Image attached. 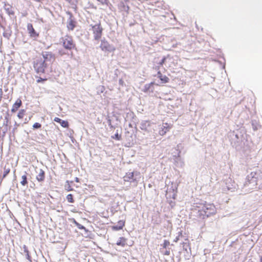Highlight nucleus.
Instances as JSON below:
<instances>
[{"label": "nucleus", "mask_w": 262, "mask_h": 262, "mask_svg": "<svg viewBox=\"0 0 262 262\" xmlns=\"http://www.w3.org/2000/svg\"><path fill=\"white\" fill-rule=\"evenodd\" d=\"M98 2H100L102 5H108L109 2L108 0H97Z\"/></svg>", "instance_id": "nucleus-26"}, {"label": "nucleus", "mask_w": 262, "mask_h": 262, "mask_svg": "<svg viewBox=\"0 0 262 262\" xmlns=\"http://www.w3.org/2000/svg\"><path fill=\"white\" fill-rule=\"evenodd\" d=\"M260 262H262V256L260 258Z\"/></svg>", "instance_id": "nucleus-33"}, {"label": "nucleus", "mask_w": 262, "mask_h": 262, "mask_svg": "<svg viewBox=\"0 0 262 262\" xmlns=\"http://www.w3.org/2000/svg\"><path fill=\"white\" fill-rule=\"evenodd\" d=\"M125 221L120 220L118 222V225L116 226H113L112 229L115 231L120 230L123 229L125 226Z\"/></svg>", "instance_id": "nucleus-10"}, {"label": "nucleus", "mask_w": 262, "mask_h": 262, "mask_svg": "<svg viewBox=\"0 0 262 262\" xmlns=\"http://www.w3.org/2000/svg\"><path fill=\"white\" fill-rule=\"evenodd\" d=\"M45 179V172L42 169H40L38 174L36 176V180L38 182H43Z\"/></svg>", "instance_id": "nucleus-11"}, {"label": "nucleus", "mask_w": 262, "mask_h": 262, "mask_svg": "<svg viewBox=\"0 0 262 262\" xmlns=\"http://www.w3.org/2000/svg\"><path fill=\"white\" fill-rule=\"evenodd\" d=\"M4 173L3 175L1 178V180L2 181L4 178H6V177L10 173V168L9 167H7L6 166H5L4 167Z\"/></svg>", "instance_id": "nucleus-17"}, {"label": "nucleus", "mask_w": 262, "mask_h": 262, "mask_svg": "<svg viewBox=\"0 0 262 262\" xmlns=\"http://www.w3.org/2000/svg\"><path fill=\"white\" fill-rule=\"evenodd\" d=\"M166 57H164L158 63V66L154 67L153 68L157 71H160V67L162 66L163 64L165 63L166 60Z\"/></svg>", "instance_id": "nucleus-16"}, {"label": "nucleus", "mask_w": 262, "mask_h": 262, "mask_svg": "<svg viewBox=\"0 0 262 262\" xmlns=\"http://www.w3.org/2000/svg\"><path fill=\"white\" fill-rule=\"evenodd\" d=\"M112 138L116 139L117 140H120L121 139V136L119 135L118 133H116L115 134L114 136L112 137Z\"/></svg>", "instance_id": "nucleus-25"}, {"label": "nucleus", "mask_w": 262, "mask_h": 262, "mask_svg": "<svg viewBox=\"0 0 262 262\" xmlns=\"http://www.w3.org/2000/svg\"><path fill=\"white\" fill-rule=\"evenodd\" d=\"M157 76L161 80V82L162 83H168L169 81V78L166 75H162L160 71H158Z\"/></svg>", "instance_id": "nucleus-9"}, {"label": "nucleus", "mask_w": 262, "mask_h": 262, "mask_svg": "<svg viewBox=\"0 0 262 262\" xmlns=\"http://www.w3.org/2000/svg\"><path fill=\"white\" fill-rule=\"evenodd\" d=\"M41 124L39 123L36 122L33 125V128L34 129H38L41 128Z\"/></svg>", "instance_id": "nucleus-24"}, {"label": "nucleus", "mask_w": 262, "mask_h": 262, "mask_svg": "<svg viewBox=\"0 0 262 262\" xmlns=\"http://www.w3.org/2000/svg\"><path fill=\"white\" fill-rule=\"evenodd\" d=\"M164 255H170V251L166 250L165 252L163 253Z\"/></svg>", "instance_id": "nucleus-29"}, {"label": "nucleus", "mask_w": 262, "mask_h": 262, "mask_svg": "<svg viewBox=\"0 0 262 262\" xmlns=\"http://www.w3.org/2000/svg\"><path fill=\"white\" fill-rule=\"evenodd\" d=\"M134 177V173L133 172H127L126 173L125 176H124V181L129 182L131 180L133 179Z\"/></svg>", "instance_id": "nucleus-14"}, {"label": "nucleus", "mask_w": 262, "mask_h": 262, "mask_svg": "<svg viewBox=\"0 0 262 262\" xmlns=\"http://www.w3.org/2000/svg\"><path fill=\"white\" fill-rule=\"evenodd\" d=\"M75 27V22L71 18L68 23L67 28L69 30H73Z\"/></svg>", "instance_id": "nucleus-15"}, {"label": "nucleus", "mask_w": 262, "mask_h": 262, "mask_svg": "<svg viewBox=\"0 0 262 262\" xmlns=\"http://www.w3.org/2000/svg\"><path fill=\"white\" fill-rule=\"evenodd\" d=\"M20 184L23 186H26L28 184L27 178L26 174L23 175L21 177V181H20Z\"/></svg>", "instance_id": "nucleus-18"}, {"label": "nucleus", "mask_w": 262, "mask_h": 262, "mask_svg": "<svg viewBox=\"0 0 262 262\" xmlns=\"http://www.w3.org/2000/svg\"><path fill=\"white\" fill-rule=\"evenodd\" d=\"M172 196H170L172 199L175 200L177 195V187H175L172 189Z\"/></svg>", "instance_id": "nucleus-21"}, {"label": "nucleus", "mask_w": 262, "mask_h": 262, "mask_svg": "<svg viewBox=\"0 0 262 262\" xmlns=\"http://www.w3.org/2000/svg\"><path fill=\"white\" fill-rule=\"evenodd\" d=\"M27 30L30 37L36 39L39 36V33H37L33 28V25L31 24L27 25Z\"/></svg>", "instance_id": "nucleus-5"}, {"label": "nucleus", "mask_w": 262, "mask_h": 262, "mask_svg": "<svg viewBox=\"0 0 262 262\" xmlns=\"http://www.w3.org/2000/svg\"><path fill=\"white\" fill-rule=\"evenodd\" d=\"M127 239L123 237H121L119 238L118 241L116 243L117 246H121L122 247H125L126 245Z\"/></svg>", "instance_id": "nucleus-13"}, {"label": "nucleus", "mask_w": 262, "mask_h": 262, "mask_svg": "<svg viewBox=\"0 0 262 262\" xmlns=\"http://www.w3.org/2000/svg\"><path fill=\"white\" fill-rule=\"evenodd\" d=\"M198 216L204 220L216 213V208L213 204H204L201 207H198Z\"/></svg>", "instance_id": "nucleus-2"}, {"label": "nucleus", "mask_w": 262, "mask_h": 262, "mask_svg": "<svg viewBox=\"0 0 262 262\" xmlns=\"http://www.w3.org/2000/svg\"><path fill=\"white\" fill-rule=\"evenodd\" d=\"M92 27V31L94 34V37L95 40H99L102 35L103 28L101 26V23L99 22L94 25H91Z\"/></svg>", "instance_id": "nucleus-4"}, {"label": "nucleus", "mask_w": 262, "mask_h": 262, "mask_svg": "<svg viewBox=\"0 0 262 262\" xmlns=\"http://www.w3.org/2000/svg\"><path fill=\"white\" fill-rule=\"evenodd\" d=\"M26 111L24 109L20 110L17 114V117L19 119H23L25 115Z\"/></svg>", "instance_id": "nucleus-20"}, {"label": "nucleus", "mask_w": 262, "mask_h": 262, "mask_svg": "<svg viewBox=\"0 0 262 262\" xmlns=\"http://www.w3.org/2000/svg\"><path fill=\"white\" fill-rule=\"evenodd\" d=\"M73 223L75 224V225L80 229H82L84 228L83 226L77 223L74 219Z\"/></svg>", "instance_id": "nucleus-27"}, {"label": "nucleus", "mask_w": 262, "mask_h": 262, "mask_svg": "<svg viewBox=\"0 0 262 262\" xmlns=\"http://www.w3.org/2000/svg\"><path fill=\"white\" fill-rule=\"evenodd\" d=\"M67 200L68 202L73 203L74 202V200L73 199V195L72 194H69L67 196Z\"/></svg>", "instance_id": "nucleus-22"}, {"label": "nucleus", "mask_w": 262, "mask_h": 262, "mask_svg": "<svg viewBox=\"0 0 262 262\" xmlns=\"http://www.w3.org/2000/svg\"><path fill=\"white\" fill-rule=\"evenodd\" d=\"M59 54L61 56L65 54L63 52H62V51H59Z\"/></svg>", "instance_id": "nucleus-30"}, {"label": "nucleus", "mask_w": 262, "mask_h": 262, "mask_svg": "<svg viewBox=\"0 0 262 262\" xmlns=\"http://www.w3.org/2000/svg\"><path fill=\"white\" fill-rule=\"evenodd\" d=\"M75 181L77 183L79 182V179L78 178H76L75 179Z\"/></svg>", "instance_id": "nucleus-31"}, {"label": "nucleus", "mask_w": 262, "mask_h": 262, "mask_svg": "<svg viewBox=\"0 0 262 262\" xmlns=\"http://www.w3.org/2000/svg\"><path fill=\"white\" fill-rule=\"evenodd\" d=\"M170 128V126L168 125L167 123H165L164 124L160 129L159 130V134L161 136H164L166 134V133L169 130Z\"/></svg>", "instance_id": "nucleus-7"}, {"label": "nucleus", "mask_w": 262, "mask_h": 262, "mask_svg": "<svg viewBox=\"0 0 262 262\" xmlns=\"http://www.w3.org/2000/svg\"><path fill=\"white\" fill-rule=\"evenodd\" d=\"M100 48L103 51H108L111 50V46L109 42L105 40H101Z\"/></svg>", "instance_id": "nucleus-6"}, {"label": "nucleus", "mask_w": 262, "mask_h": 262, "mask_svg": "<svg viewBox=\"0 0 262 262\" xmlns=\"http://www.w3.org/2000/svg\"><path fill=\"white\" fill-rule=\"evenodd\" d=\"M61 42L63 47L67 50L72 51L76 50V46L73 37L69 35H66L61 38Z\"/></svg>", "instance_id": "nucleus-3"}, {"label": "nucleus", "mask_w": 262, "mask_h": 262, "mask_svg": "<svg viewBox=\"0 0 262 262\" xmlns=\"http://www.w3.org/2000/svg\"><path fill=\"white\" fill-rule=\"evenodd\" d=\"M73 183L72 181H67L66 182V184L65 185V188H66V189L68 191H72L73 190V188L72 187V186H71L70 185V183Z\"/></svg>", "instance_id": "nucleus-19"}, {"label": "nucleus", "mask_w": 262, "mask_h": 262, "mask_svg": "<svg viewBox=\"0 0 262 262\" xmlns=\"http://www.w3.org/2000/svg\"><path fill=\"white\" fill-rule=\"evenodd\" d=\"M152 84H154V83H153V82H151V83L149 84V85H152Z\"/></svg>", "instance_id": "nucleus-32"}, {"label": "nucleus", "mask_w": 262, "mask_h": 262, "mask_svg": "<svg viewBox=\"0 0 262 262\" xmlns=\"http://www.w3.org/2000/svg\"><path fill=\"white\" fill-rule=\"evenodd\" d=\"M22 105V101L20 99H17L15 102L13 104L12 108H11V112L12 113H15L18 108L21 106Z\"/></svg>", "instance_id": "nucleus-8"}, {"label": "nucleus", "mask_w": 262, "mask_h": 262, "mask_svg": "<svg viewBox=\"0 0 262 262\" xmlns=\"http://www.w3.org/2000/svg\"><path fill=\"white\" fill-rule=\"evenodd\" d=\"M54 121L56 122L59 123L60 125L63 127L68 128L69 127V123L67 121L62 120L61 119L58 117H55L54 119Z\"/></svg>", "instance_id": "nucleus-12"}, {"label": "nucleus", "mask_w": 262, "mask_h": 262, "mask_svg": "<svg viewBox=\"0 0 262 262\" xmlns=\"http://www.w3.org/2000/svg\"><path fill=\"white\" fill-rule=\"evenodd\" d=\"M47 80V79H43V78H41V77H39V78L37 80V83H39V82H41V81H45V80Z\"/></svg>", "instance_id": "nucleus-28"}, {"label": "nucleus", "mask_w": 262, "mask_h": 262, "mask_svg": "<svg viewBox=\"0 0 262 262\" xmlns=\"http://www.w3.org/2000/svg\"><path fill=\"white\" fill-rule=\"evenodd\" d=\"M42 57L37 56L33 59V65L35 72L38 74H43L47 67V61L53 62L55 59L54 55L51 52H45L42 53Z\"/></svg>", "instance_id": "nucleus-1"}, {"label": "nucleus", "mask_w": 262, "mask_h": 262, "mask_svg": "<svg viewBox=\"0 0 262 262\" xmlns=\"http://www.w3.org/2000/svg\"><path fill=\"white\" fill-rule=\"evenodd\" d=\"M170 245V242L168 240H164L163 244L162 245L163 248H166Z\"/></svg>", "instance_id": "nucleus-23"}]
</instances>
